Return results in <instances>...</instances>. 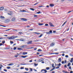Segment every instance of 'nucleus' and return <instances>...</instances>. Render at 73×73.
Wrapping results in <instances>:
<instances>
[{"mask_svg":"<svg viewBox=\"0 0 73 73\" xmlns=\"http://www.w3.org/2000/svg\"><path fill=\"white\" fill-rule=\"evenodd\" d=\"M17 37H18L17 36H12L10 37H7V38L8 39H9V40H12V39H14V38H17Z\"/></svg>","mask_w":73,"mask_h":73,"instance_id":"1","label":"nucleus"},{"mask_svg":"<svg viewBox=\"0 0 73 73\" xmlns=\"http://www.w3.org/2000/svg\"><path fill=\"white\" fill-rule=\"evenodd\" d=\"M49 24L50 27H54V26L53 25V24L51 22H50L49 23Z\"/></svg>","mask_w":73,"mask_h":73,"instance_id":"2","label":"nucleus"},{"mask_svg":"<svg viewBox=\"0 0 73 73\" xmlns=\"http://www.w3.org/2000/svg\"><path fill=\"white\" fill-rule=\"evenodd\" d=\"M19 41L24 42L25 41V39L24 38H21L20 39Z\"/></svg>","mask_w":73,"mask_h":73,"instance_id":"3","label":"nucleus"},{"mask_svg":"<svg viewBox=\"0 0 73 73\" xmlns=\"http://www.w3.org/2000/svg\"><path fill=\"white\" fill-rule=\"evenodd\" d=\"M55 43L54 42H52L50 44V46H53L54 45Z\"/></svg>","mask_w":73,"mask_h":73,"instance_id":"4","label":"nucleus"},{"mask_svg":"<svg viewBox=\"0 0 73 73\" xmlns=\"http://www.w3.org/2000/svg\"><path fill=\"white\" fill-rule=\"evenodd\" d=\"M9 19H7L5 21V23H8L9 22Z\"/></svg>","mask_w":73,"mask_h":73,"instance_id":"5","label":"nucleus"},{"mask_svg":"<svg viewBox=\"0 0 73 73\" xmlns=\"http://www.w3.org/2000/svg\"><path fill=\"white\" fill-rule=\"evenodd\" d=\"M27 46V45H24L23 46H21V48H24V47H25V46Z\"/></svg>","mask_w":73,"mask_h":73,"instance_id":"6","label":"nucleus"},{"mask_svg":"<svg viewBox=\"0 0 73 73\" xmlns=\"http://www.w3.org/2000/svg\"><path fill=\"white\" fill-rule=\"evenodd\" d=\"M21 20H23V21H27V19L24 18H22Z\"/></svg>","mask_w":73,"mask_h":73,"instance_id":"7","label":"nucleus"},{"mask_svg":"<svg viewBox=\"0 0 73 73\" xmlns=\"http://www.w3.org/2000/svg\"><path fill=\"white\" fill-rule=\"evenodd\" d=\"M27 57H28L27 56H21V57H22V58H26Z\"/></svg>","mask_w":73,"mask_h":73,"instance_id":"8","label":"nucleus"},{"mask_svg":"<svg viewBox=\"0 0 73 73\" xmlns=\"http://www.w3.org/2000/svg\"><path fill=\"white\" fill-rule=\"evenodd\" d=\"M44 60V59H41L38 60V62H41V61H42Z\"/></svg>","mask_w":73,"mask_h":73,"instance_id":"9","label":"nucleus"},{"mask_svg":"<svg viewBox=\"0 0 73 73\" xmlns=\"http://www.w3.org/2000/svg\"><path fill=\"white\" fill-rule=\"evenodd\" d=\"M4 9V7H0V10H3V9Z\"/></svg>","mask_w":73,"mask_h":73,"instance_id":"10","label":"nucleus"},{"mask_svg":"<svg viewBox=\"0 0 73 73\" xmlns=\"http://www.w3.org/2000/svg\"><path fill=\"white\" fill-rule=\"evenodd\" d=\"M61 60H61V58H59L58 59V61H58V62H61Z\"/></svg>","mask_w":73,"mask_h":73,"instance_id":"11","label":"nucleus"},{"mask_svg":"<svg viewBox=\"0 0 73 73\" xmlns=\"http://www.w3.org/2000/svg\"><path fill=\"white\" fill-rule=\"evenodd\" d=\"M50 6L51 7H54V5L53 4H50Z\"/></svg>","mask_w":73,"mask_h":73,"instance_id":"12","label":"nucleus"},{"mask_svg":"<svg viewBox=\"0 0 73 73\" xmlns=\"http://www.w3.org/2000/svg\"><path fill=\"white\" fill-rule=\"evenodd\" d=\"M8 66H10V65L11 66H12V65H13V63H11L8 64Z\"/></svg>","mask_w":73,"mask_h":73,"instance_id":"13","label":"nucleus"},{"mask_svg":"<svg viewBox=\"0 0 73 73\" xmlns=\"http://www.w3.org/2000/svg\"><path fill=\"white\" fill-rule=\"evenodd\" d=\"M15 20H16L15 18H13L12 19V21H15Z\"/></svg>","mask_w":73,"mask_h":73,"instance_id":"14","label":"nucleus"},{"mask_svg":"<svg viewBox=\"0 0 73 73\" xmlns=\"http://www.w3.org/2000/svg\"><path fill=\"white\" fill-rule=\"evenodd\" d=\"M43 71H44V72H43L42 73H46L47 72V71L46 69L44 70Z\"/></svg>","mask_w":73,"mask_h":73,"instance_id":"15","label":"nucleus"},{"mask_svg":"<svg viewBox=\"0 0 73 73\" xmlns=\"http://www.w3.org/2000/svg\"><path fill=\"white\" fill-rule=\"evenodd\" d=\"M35 33L36 35H39L40 34V33H37V32H33V33Z\"/></svg>","mask_w":73,"mask_h":73,"instance_id":"16","label":"nucleus"},{"mask_svg":"<svg viewBox=\"0 0 73 73\" xmlns=\"http://www.w3.org/2000/svg\"><path fill=\"white\" fill-rule=\"evenodd\" d=\"M18 50H23V49L20 48H17Z\"/></svg>","mask_w":73,"mask_h":73,"instance_id":"17","label":"nucleus"},{"mask_svg":"<svg viewBox=\"0 0 73 73\" xmlns=\"http://www.w3.org/2000/svg\"><path fill=\"white\" fill-rule=\"evenodd\" d=\"M50 54H58V53H54Z\"/></svg>","mask_w":73,"mask_h":73,"instance_id":"18","label":"nucleus"},{"mask_svg":"<svg viewBox=\"0 0 73 73\" xmlns=\"http://www.w3.org/2000/svg\"><path fill=\"white\" fill-rule=\"evenodd\" d=\"M38 25L41 26L43 25H44V24L43 23H38Z\"/></svg>","mask_w":73,"mask_h":73,"instance_id":"19","label":"nucleus"},{"mask_svg":"<svg viewBox=\"0 0 73 73\" xmlns=\"http://www.w3.org/2000/svg\"><path fill=\"white\" fill-rule=\"evenodd\" d=\"M21 65H28V64H21Z\"/></svg>","mask_w":73,"mask_h":73,"instance_id":"20","label":"nucleus"},{"mask_svg":"<svg viewBox=\"0 0 73 73\" xmlns=\"http://www.w3.org/2000/svg\"><path fill=\"white\" fill-rule=\"evenodd\" d=\"M70 65H71V63H69L67 65V66H69Z\"/></svg>","mask_w":73,"mask_h":73,"instance_id":"21","label":"nucleus"},{"mask_svg":"<svg viewBox=\"0 0 73 73\" xmlns=\"http://www.w3.org/2000/svg\"><path fill=\"white\" fill-rule=\"evenodd\" d=\"M46 33L47 34V35H50V32H46Z\"/></svg>","mask_w":73,"mask_h":73,"instance_id":"22","label":"nucleus"},{"mask_svg":"<svg viewBox=\"0 0 73 73\" xmlns=\"http://www.w3.org/2000/svg\"><path fill=\"white\" fill-rule=\"evenodd\" d=\"M0 18L2 19H5V17L3 16H1L0 17Z\"/></svg>","mask_w":73,"mask_h":73,"instance_id":"23","label":"nucleus"},{"mask_svg":"<svg viewBox=\"0 0 73 73\" xmlns=\"http://www.w3.org/2000/svg\"><path fill=\"white\" fill-rule=\"evenodd\" d=\"M37 51H38V52H41V51H42V50L40 49H39L37 50Z\"/></svg>","mask_w":73,"mask_h":73,"instance_id":"24","label":"nucleus"},{"mask_svg":"<svg viewBox=\"0 0 73 73\" xmlns=\"http://www.w3.org/2000/svg\"><path fill=\"white\" fill-rule=\"evenodd\" d=\"M62 72H63L64 73H66V72H67L66 71H65L64 70H62Z\"/></svg>","mask_w":73,"mask_h":73,"instance_id":"25","label":"nucleus"},{"mask_svg":"<svg viewBox=\"0 0 73 73\" xmlns=\"http://www.w3.org/2000/svg\"><path fill=\"white\" fill-rule=\"evenodd\" d=\"M25 70H27V71H28V68H25Z\"/></svg>","mask_w":73,"mask_h":73,"instance_id":"26","label":"nucleus"},{"mask_svg":"<svg viewBox=\"0 0 73 73\" xmlns=\"http://www.w3.org/2000/svg\"><path fill=\"white\" fill-rule=\"evenodd\" d=\"M38 4V2H37L34 5H37V4Z\"/></svg>","mask_w":73,"mask_h":73,"instance_id":"27","label":"nucleus"},{"mask_svg":"<svg viewBox=\"0 0 73 73\" xmlns=\"http://www.w3.org/2000/svg\"><path fill=\"white\" fill-rule=\"evenodd\" d=\"M34 48V47H31V48H27V49H32V48Z\"/></svg>","mask_w":73,"mask_h":73,"instance_id":"28","label":"nucleus"},{"mask_svg":"<svg viewBox=\"0 0 73 73\" xmlns=\"http://www.w3.org/2000/svg\"><path fill=\"white\" fill-rule=\"evenodd\" d=\"M19 33L20 34V35H22V34H23V33L21 32H19Z\"/></svg>","mask_w":73,"mask_h":73,"instance_id":"29","label":"nucleus"},{"mask_svg":"<svg viewBox=\"0 0 73 73\" xmlns=\"http://www.w3.org/2000/svg\"><path fill=\"white\" fill-rule=\"evenodd\" d=\"M34 17H37V15H34Z\"/></svg>","mask_w":73,"mask_h":73,"instance_id":"30","label":"nucleus"},{"mask_svg":"<svg viewBox=\"0 0 73 73\" xmlns=\"http://www.w3.org/2000/svg\"><path fill=\"white\" fill-rule=\"evenodd\" d=\"M49 32H50V34H52V31H49Z\"/></svg>","mask_w":73,"mask_h":73,"instance_id":"31","label":"nucleus"},{"mask_svg":"<svg viewBox=\"0 0 73 73\" xmlns=\"http://www.w3.org/2000/svg\"><path fill=\"white\" fill-rule=\"evenodd\" d=\"M30 9H31V10H32V11H35V9L32 8H31Z\"/></svg>","mask_w":73,"mask_h":73,"instance_id":"32","label":"nucleus"},{"mask_svg":"<svg viewBox=\"0 0 73 73\" xmlns=\"http://www.w3.org/2000/svg\"><path fill=\"white\" fill-rule=\"evenodd\" d=\"M73 11H70L68 12V13H70V12H73Z\"/></svg>","mask_w":73,"mask_h":73,"instance_id":"33","label":"nucleus"},{"mask_svg":"<svg viewBox=\"0 0 73 73\" xmlns=\"http://www.w3.org/2000/svg\"><path fill=\"white\" fill-rule=\"evenodd\" d=\"M2 42V43H3V44H4V43H5V42L4 40H3Z\"/></svg>","mask_w":73,"mask_h":73,"instance_id":"34","label":"nucleus"},{"mask_svg":"<svg viewBox=\"0 0 73 73\" xmlns=\"http://www.w3.org/2000/svg\"><path fill=\"white\" fill-rule=\"evenodd\" d=\"M46 69L47 70H49V67H46Z\"/></svg>","mask_w":73,"mask_h":73,"instance_id":"35","label":"nucleus"},{"mask_svg":"<svg viewBox=\"0 0 73 73\" xmlns=\"http://www.w3.org/2000/svg\"><path fill=\"white\" fill-rule=\"evenodd\" d=\"M7 68L8 69H10L11 68V67H10L9 66L7 67Z\"/></svg>","mask_w":73,"mask_h":73,"instance_id":"36","label":"nucleus"},{"mask_svg":"<svg viewBox=\"0 0 73 73\" xmlns=\"http://www.w3.org/2000/svg\"><path fill=\"white\" fill-rule=\"evenodd\" d=\"M30 69L31 70L30 71H31V72H32V70H33V69L32 68H30Z\"/></svg>","mask_w":73,"mask_h":73,"instance_id":"37","label":"nucleus"},{"mask_svg":"<svg viewBox=\"0 0 73 73\" xmlns=\"http://www.w3.org/2000/svg\"><path fill=\"white\" fill-rule=\"evenodd\" d=\"M16 49H17V48L16 47H14L13 49L14 50H16Z\"/></svg>","mask_w":73,"mask_h":73,"instance_id":"38","label":"nucleus"},{"mask_svg":"<svg viewBox=\"0 0 73 73\" xmlns=\"http://www.w3.org/2000/svg\"><path fill=\"white\" fill-rule=\"evenodd\" d=\"M48 25H48V24H46L45 25V26H48Z\"/></svg>","mask_w":73,"mask_h":73,"instance_id":"39","label":"nucleus"},{"mask_svg":"<svg viewBox=\"0 0 73 73\" xmlns=\"http://www.w3.org/2000/svg\"><path fill=\"white\" fill-rule=\"evenodd\" d=\"M42 36V34L40 35V36L38 37H41Z\"/></svg>","mask_w":73,"mask_h":73,"instance_id":"40","label":"nucleus"},{"mask_svg":"<svg viewBox=\"0 0 73 73\" xmlns=\"http://www.w3.org/2000/svg\"><path fill=\"white\" fill-rule=\"evenodd\" d=\"M10 43H11V44H13V42L12 41H10Z\"/></svg>","mask_w":73,"mask_h":73,"instance_id":"41","label":"nucleus"},{"mask_svg":"<svg viewBox=\"0 0 73 73\" xmlns=\"http://www.w3.org/2000/svg\"><path fill=\"white\" fill-rule=\"evenodd\" d=\"M34 65H35V66H36L38 65V64H36V63H35Z\"/></svg>","mask_w":73,"mask_h":73,"instance_id":"42","label":"nucleus"},{"mask_svg":"<svg viewBox=\"0 0 73 73\" xmlns=\"http://www.w3.org/2000/svg\"><path fill=\"white\" fill-rule=\"evenodd\" d=\"M61 64L60 63H59L58 65V66H61Z\"/></svg>","mask_w":73,"mask_h":73,"instance_id":"43","label":"nucleus"},{"mask_svg":"<svg viewBox=\"0 0 73 73\" xmlns=\"http://www.w3.org/2000/svg\"><path fill=\"white\" fill-rule=\"evenodd\" d=\"M29 42L30 43V44H32V40L30 41Z\"/></svg>","mask_w":73,"mask_h":73,"instance_id":"44","label":"nucleus"},{"mask_svg":"<svg viewBox=\"0 0 73 73\" xmlns=\"http://www.w3.org/2000/svg\"><path fill=\"white\" fill-rule=\"evenodd\" d=\"M52 68H54V64H52Z\"/></svg>","mask_w":73,"mask_h":73,"instance_id":"45","label":"nucleus"},{"mask_svg":"<svg viewBox=\"0 0 73 73\" xmlns=\"http://www.w3.org/2000/svg\"><path fill=\"white\" fill-rule=\"evenodd\" d=\"M59 68V66H57L56 67V69H58V68Z\"/></svg>","mask_w":73,"mask_h":73,"instance_id":"46","label":"nucleus"},{"mask_svg":"<svg viewBox=\"0 0 73 73\" xmlns=\"http://www.w3.org/2000/svg\"><path fill=\"white\" fill-rule=\"evenodd\" d=\"M36 13H38V14H39V13H40V11H39L38 12H37Z\"/></svg>","mask_w":73,"mask_h":73,"instance_id":"47","label":"nucleus"},{"mask_svg":"<svg viewBox=\"0 0 73 73\" xmlns=\"http://www.w3.org/2000/svg\"><path fill=\"white\" fill-rule=\"evenodd\" d=\"M3 70H4V71H5V72H7V70H6V69H4Z\"/></svg>","mask_w":73,"mask_h":73,"instance_id":"48","label":"nucleus"},{"mask_svg":"<svg viewBox=\"0 0 73 73\" xmlns=\"http://www.w3.org/2000/svg\"><path fill=\"white\" fill-rule=\"evenodd\" d=\"M69 68L70 69H72V67H71V66H70L69 67Z\"/></svg>","mask_w":73,"mask_h":73,"instance_id":"49","label":"nucleus"},{"mask_svg":"<svg viewBox=\"0 0 73 73\" xmlns=\"http://www.w3.org/2000/svg\"><path fill=\"white\" fill-rule=\"evenodd\" d=\"M65 57H66V58H68V55H66L65 56Z\"/></svg>","mask_w":73,"mask_h":73,"instance_id":"50","label":"nucleus"},{"mask_svg":"<svg viewBox=\"0 0 73 73\" xmlns=\"http://www.w3.org/2000/svg\"><path fill=\"white\" fill-rule=\"evenodd\" d=\"M35 42H37V41H39L38 40H35L34 41Z\"/></svg>","mask_w":73,"mask_h":73,"instance_id":"51","label":"nucleus"},{"mask_svg":"<svg viewBox=\"0 0 73 73\" xmlns=\"http://www.w3.org/2000/svg\"><path fill=\"white\" fill-rule=\"evenodd\" d=\"M8 29V30H7L5 31H9L11 29Z\"/></svg>","mask_w":73,"mask_h":73,"instance_id":"52","label":"nucleus"},{"mask_svg":"<svg viewBox=\"0 0 73 73\" xmlns=\"http://www.w3.org/2000/svg\"><path fill=\"white\" fill-rule=\"evenodd\" d=\"M6 49H10V48L9 47L6 48Z\"/></svg>","mask_w":73,"mask_h":73,"instance_id":"53","label":"nucleus"},{"mask_svg":"<svg viewBox=\"0 0 73 73\" xmlns=\"http://www.w3.org/2000/svg\"><path fill=\"white\" fill-rule=\"evenodd\" d=\"M23 55H25V52H24L23 53Z\"/></svg>","mask_w":73,"mask_h":73,"instance_id":"54","label":"nucleus"},{"mask_svg":"<svg viewBox=\"0 0 73 73\" xmlns=\"http://www.w3.org/2000/svg\"><path fill=\"white\" fill-rule=\"evenodd\" d=\"M66 60H65L64 62V64H66Z\"/></svg>","mask_w":73,"mask_h":73,"instance_id":"55","label":"nucleus"},{"mask_svg":"<svg viewBox=\"0 0 73 73\" xmlns=\"http://www.w3.org/2000/svg\"><path fill=\"white\" fill-rule=\"evenodd\" d=\"M24 68V67H21V69H23Z\"/></svg>","mask_w":73,"mask_h":73,"instance_id":"56","label":"nucleus"},{"mask_svg":"<svg viewBox=\"0 0 73 73\" xmlns=\"http://www.w3.org/2000/svg\"><path fill=\"white\" fill-rule=\"evenodd\" d=\"M62 64H64V61H62Z\"/></svg>","mask_w":73,"mask_h":73,"instance_id":"57","label":"nucleus"},{"mask_svg":"<svg viewBox=\"0 0 73 73\" xmlns=\"http://www.w3.org/2000/svg\"><path fill=\"white\" fill-rule=\"evenodd\" d=\"M4 11H8V10L7 9H5Z\"/></svg>","mask_w":73,"mask_h":73,"instance_id":"58","label":"nucleus"},{"mask_svg":"<svg viewBox=\"0 0 73 73\" xmlns=\"http://www.w3.org/2000/svg\"><path fill=\"white\" fill-rule=\"evenodd\" d=\"M55 51H57V49L56 48L54 50Z\"/></svg>","mask_w":73,"mask_h":73,"instance_id":"59","label":"nucleus"},{"mask_svg":"<svg viewBox=\"0 0 73 73\" xmlns=\"http://www.w3.org/2000/svg\"><path fill=\"white\" fill-rule=\"evenodd\" d=\"M17 56H18L17 55H15V57H17Z\"/></svg>","mask_w":73,"mask_h":73,"instance_id":"60","label":"nucleus"},{"mask_svg":"<svg viewBox=\"0 0 73 73\" xmlns=\"http://www.w3.org/2000/svg\"><path fill=\"white\" fill-rule=\"evenodd\" d=\"M1 45H3V44L2 43H0V46H1Z\"/></svg>","mask_w":73,"mask_h":73,"instance_id":"61","label":"nucleus"},{"mask_svg":"<svg viewBox=\"0 0 73 73\" xmlns=\"http://www.w3.org/2000/svg\"><path fill=\"white\" fill-rule=\"evenodd\" d=\"M64 68H67V67L66 66V65H65L64 66Z\"/></svg>","mask_w":73,"mask_h":73,"instance_id":"62","label":"nucleus"},{"mask_svg":"<svg viewBox=\"0 0 73 73\" xmlns=\"http://www.w3.org/2000/svg\"><path fill=\"white\" fill-rule=\"evenodd\" d=\"M70 73H73V71H71L70 72Z\"/></svg>","mask_w":73,"mask_h":73,"instance_id":"63","label":"nucleus"},{"mask_svg":"<svg viewBox=\"0 0 73 73\" xmlns=\"http://www.w3.org/2000/svg\"><path fill=\"white\" fill-rule=\"evenodd\" d=\"M23 73H29L28 72H24Z\"/></svg>","mask_w":73,"mask_h":73,"instance_id":"64","label":"nucleus"}]
</instances>
